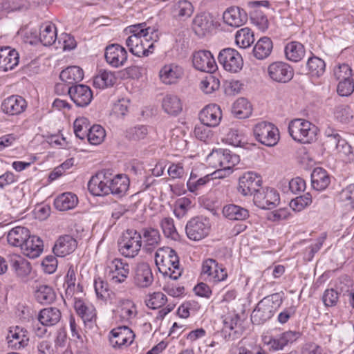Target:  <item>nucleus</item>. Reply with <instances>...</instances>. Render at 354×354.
<instances>
[{
  "label": "nucleus",
  "mask_w": 354,
  "mask_h": 354,
  "mask_svg": "<svg viewBox=\"0 0 354 354\" xmlns=\"http://www.w3.org/2000/svg\"><path fill=\"white\" fill-rule=\"evenodd\" d=\"M155 263L165 277L178 279L182 274L179 258L176 251L169 247L160 248L155 254Z\"/></svg>",
  "instance_id": "1"
},
{
  "label": "nucleus",
  "mask_w": 354,
  "mask_h": 354,
  "mask_svg": "<svg viewBox=\"0 0 354 354\" xmlns=\"http://www.w3.org/2000/svg\"><path fill=\"white\" fill-rule=\"evenodd\" d=\"M281 304L282 298L278 293L266 297L258 303L252 311V322L257 325L263 324L273 316Z\"/></svg>",
  "instance_id": "2"
},
{
  "label": "nucleus",
  "mask_w": 354,
  "mask_h": 354,
  "mask_svg": "<svg viewBox=\"0 0 354 354\" xmlns=\"http://www.w3.org/2000/svg\"><path fill=\"white\" fill-rule=\"evenodd\" d=\"M120 252L126 257L133 258L138 255L142 245L141 233L136 230L124 231L118 242Z\"/></svg>",
  "instance_id": "3"
},
{
  "label": "nucleus",
  "mask_w": 354,
  "mask_h": 354,
  "mask_svg": "<svg viewBox=\"0 0 354 354\" xmlns=\"http://www.w3.org/2000/svg\"><path fill=\"white\" fill-rule=\"evenodd\" d=\"M288 131L291 137L301 143H310L316 138L317 128L310 122L296 119L290 122Z\"/></svg>",
  "instance_id": "4"
},
{
  "label": "nucleus",
  "mask_w": 354,
  "mask_h": 354,
  "mask_svg": "<svg viewBox=\"0 0 354 354\" xmlns=\"http://www.w3.org/2000/svg\"><path fill=\"white\" fill-rule=\"evenodd\" d=\"M213 168L230 171L240 162L239 156L227 149H214L207 157Z\"/></svg>",
  "instance_id": "5"
},
{
  "label": "nucleus",
  "mask_w": 354,
  "mask_h": 354,
  "mask_svg": "<svg viewBox=\"0 0 354 354\" xmlns=\"http://www.w3.org/2000/svg\"><path fill=\"white\" fill-rule=\"evenodd\" d=\"M253 131L257 140L268 147L276 145L279 140L278 129L270 122L258 123L254 126Z\"/></svg>",
  "instance_id": "6"
},
{
  "label": "nucleus",
  "mask_w": 354,
  "mask_h": 354,
  "mask_svg": "<svg viewBox=\"0 0 354 354\" xmlns=\"http://www.w3.org/2000/svg\"><path fill=\"white\" fill-rule=\"evenodd\" d=\"M211 229L209 220L201 216L190 219L186 226L185 232L187 237L192 241H200L206 237Z\"/></svg>",
  "instance_id": "7"
},
{
  "label": "nucleus",
  "mask_w": 354,
  "mask_h": 354,
  "mask_svg": "<svg viewBox=\"0 0 354 354\" xmlns=\"http://www.w3.org/2000/svg\"><path fill=\"white\" fill-rule=\"evenodd\" d=\"M201 276L205 281L216 283L225 281L227 277V272L222 265L215 259L209 258L203 262Z\"/></svg>",
  "instance_id": "8"
},
{
  "label": "nucleus",
  "mask_w": 354,
  "mask_h": 354,
  "mask_svg": "<svg viewBox=\"0 0 354 354\" xmlns=\"http://www.w3.org/2000/svg\"><path fill=\"white\" fill-rule=\"evenodd\" d=\"M218 61L225 71L230 73L239 72L243 66V60L240 53L231 48L221 50L218 55Z\"/></svg>",
  "instance_id": "9"
},
{
  "label": "nucleus",
  "mask_w": 354,
  "mask_h": 354,
  "mask_svg": "<svg viewBox=\"0 0 354 354\" xmlns=\"http://www.w3.org/2000/svg\"><path fill=\"white\" fill-rule=\"evenodd\" d=\"M253 201L254 204L265 209H272L280 203L279 194L271 187L261 188L254 194Z\"/></svg>",
  "instance_id": "10"
},
{
  "label": "nucleus",
  "mask_w": 354,
  "mask_h": 354,
  "mask_svg": "<svg viewBox=\"0 0 354 354\" xmlns=\"http://www.w3.org/2000/svg\"><path fill=\"white\" fill-rule=\"evenodd\" d=\"M108 277L112 284L118 285L125 281L129 274V265L122 259L115 258L107 266Z\"/></svg>",
  "instance_id": "11"
},
{
  "label": "nucleus",
  "mask_w": 354,
  "mask_h": 354,
  "mask_svg": "<svg viewBox=\"0 0 354 354\" xmlns=\"http://www.w3.org/2000/svg\"><path fill=\"white\" fill-rule=\"evenodd\" d=\"M194 67L200 71L213 73L217 69V65L212 53L207 50H198L193 53Z\"/></svg>",
  "instance_id": "12"
},
{
  "label": "nucleus",
  "mask_w": 354,
  "mask_h": 354,
  "mask_svg": "<svg viewBox=\"0 0 354 354\" xmlns=\"http://www.w3.org/2000/svg\"><path fill=\"white\" fill-rule=\"evenodd\" d=\"M269 77L274 82L286 83L290 81L294 75L292 68L283 62H273L268 68Z\"/></svg>",
  "instance_id": "13"
},
{
  "label": "nucleus",
  "mask_w": 354,
  "mask_h": 354,
  "mask_svg": "<svg viewBox=\"0 0 354 354\" xmlns=\"http://www.w3.org/2000/svg\"><path fill=\"white\" fill-rule=\"evenodd\" d=\"M71 100L79 107H86L93 99V92L89 86L84 84H75L68 88Z\"/></svg>",
  "instance_id": "14"
},
{
  "label": "nucleus",
  "mask_w": 354,
  "mask_h": 354,
  "mask_svg": "<svg viewBox=\"0 0 354 354\" xmlns=\"http://www.w3.org/2000/svg\"><path fill=\"white\" fill-rule=\"evenodd\" d=\"M110 176H107L104 171L97 173L92 176L88 183V189L91 194L101 196L110 194L109 188Z\"/></svg>",
  "instance_id": "15"
},
{
  "label": "nucleus",
  "mask_w": 354,
  "mask_h": 354,
  "mask_svg": "<svg viewBox=\"0 0 354 354\" xmlns=\"http://www.w3.org/2000/svg\"><path fill=\"white\" fill-rule=\"evenodd\" d=\"M261 179L259 176L253 172H248L240 177L238 191L243 196H250L261 189Z\"/></svg>",
  "instance_id": "16"
},
{
  "label": "nucleus",
  "mask_w": 354,
  "mask_h": 354,
  "mask_svg": "<svg viewBox=\"0 0 354 354\" xmlns=\"http://www.w3.org/2000/svg\"><path fill=\"white\" fill-rule=\"evenodd\" d=\"M214 27V17L210 13L201 12L193 19L192 29L199 37H203L210 33Z\"/></svg>",
  "instance_id": "17"
},
{
  "label": "nucleus",
  "mask_w": 354,
  "mask_h": 354,
  "mask_svg": "<svg viewBox=\"0 0 354 354\" xmlns=\"http://www.w3.org/2000/svg\"><path fill=\"white\" fill-rule=\"evenodd\" d=\"M104 57L109 64L118 68L123 66L127 60V52L122 46L113 44L106 46Z\"/></svg>",
  "instance_id": "18"
},
{
  "label": "nucleus",
  "mask_w": 354,
  "mask_h": 354,
  "mask_svg": "<svg viewBox=\"0 0 354 354\" xmlns=\"http://www.w3.org/2000/svg\"><path fill=\"white\" fill-rule=\"evenodd\" d=\"M2 111L8 115H19L27 108L26 100L18 95H12L6 97L1 104Z\"/></svg>",
  "instance_id": "19"
},
{
  "label": "nucleus",
  "mask_w": 354,
  "mask_h": 354,
  "mask_svg": "<svg viewBox=\"0 0 354 354\" xmlns=\"http://www.w3.org/2000/svg\"><path fill=\"white\" fill-rule=\"evenodd\" d=\"M111 337L110 343L114 348H121L123 346H127L132 344L135 335L127 326H121L113 329L111 331Z\"/></svg>",
  "instance_id": "20"
},
{
  "label": "nucleus",
  "mask_w": 354,
  "mask_h": 354,
  "mask_svg": "<svg viewBox=\"0 0 354 354\" xmlns=\"http://www.w3.org/2000/svg\"><path fill=\"white\" fill-rule=\"evenodd\" d=\"M221 118V109L220 106L216 104L206 106L199 113V119L201 123L212 127H217Z\"/></svg>",
  "instance_id": "21"
},
{
  "label": "nucleus",
  "mask_w": 354,
  "mask_h": 354,
  "mask_svg": "<svg viewBox=\"0 0 354 354\" xmlns=\"http://www.w3.org/2000/svg\"><path fill=\"white\" fill-rule=\"evenodd\" d=\"M194 11V7L188 0H179L174 2L170 7V15L173 19L185 21L189 18Z\"/></svg>",
  "instance_id": "22"
},
{
  "label": "nucleus",
  "mask_w": 354,
  "mask_h": 354,
  "mask_svg": "<svg viewBox=\"0 0 354 354\" xmlns=\"http://www.w3.org/2000/svg\"><path fill=\"white\" fill-rule=\"evenodd\" d=\"M223 21L232 27L243 26L248 20L246 12L237 6L228 8L223 14Z\"/></svg>",
  "instance_id": "23"
},
{
  "label": "nucleus",
  "mask_w": 354,
  "mask_h": 354,
  "mask_svg": "<svg viewBox=\"0 0 354 354\" xmlns=\"http://www.w3.org/2000/svg\"><path fill=\"white\" fill-rule=\"evenodd\" d=\"M6 338L9 346L15 349L24 348L29 342L27 330L18 326L10 328Z\"/></svg>",
  "instance_id": "24"
},
{
  "label": "nucleus",
  "mask_w": 354,
  "mask_h": 354,
  "mask_svg": "<svg viewBox=\"0 0 354 354\" xmlns=\"http://www.w3.org/2000/svg\"><path fill=\"white\" fill-rule=\"evenodd\" d=\"M301 334L297 331L288 330L277 337H272L268 344L272 351L283 350L288 344H291L298 339Z\"/></svg>",
  "instance_id": "25"
},
{
  "label": "nucleus",
  "mask_w": 354,
  "mask_h": 354,
  "mask_svg": "<svg viewBox=\"0 0 354 354\" xmlns=\"http://www.w3.org/2000/svg\"><path fill=\"white\" fill-rule=\"evenodd\" d=\"M19 55L15 49L9 46L0 48V71L13 69L19 63Z\"/></svg>",
  "instance_id": "26"
},
{
  "label": "nucleus",
  "mask_w": 354,
  "mask_h": 354,
  "mask_svg": "<svg viewBox=\"0 0 354 354\" xmlns=\"http://www.w3.org/2000/svg\"><path fill=\"white\" fill-rule=\"evenodd\" d=\"M76 247V240L70 235H64L59 236L56 241L53 250L56 256L64 257L72 253Z\"/></svg>",
  "instance_id": "27"
},
{
  "label": "nucleus",
  "mask_w": 354,
  "mask_h": 354,
  "mask_svg": "<svg viewBox=\"0 0 354 354\" xmlns=\"http://www.w3.org/2000/svg\"><path fill=\"white\" fill-rule=\"evenodd\" d=\"M153 281V276L149 264L142 263L138 265L134 277L136 286L140 288H148Z\"/></svg>",
  "instance_id": "28"
},
{
  "label": "nucleus",
  "mask_w": 354,
  "mask_h": 354,
  "mask_svg": "<svg viewBox=\"0 0 354 354\" xmlns=\"http://www.w3.org/2000/svg\"><path fill=\"white\" fill-rule=\"evenodd\" d=\"M43 248V241L39 237L29 235L21 249L24 255L35 259L41 254Z\"/></svg>",
  "instance_id": "29"
},
{
  "label": "nucleus",
  "mask_w": 354,
  "mask_h": 354,
  "mask_svg": "<svg viewBox=\"0 0 354 354\" xmlns=\"http://www.w3.org/2000/svg\"><path fill=\"white\" fill-rule=\"evenodd\" d=\"M253 8H255L250 13V19L253 24H255L260 30L264 31L268 28V20L267 17L259 9L260 6L268 8L269 1H257L250 3Z\"/></svg>",
  "instance_id": "30"
},
{
  "label": "nucleus",
  "mask_w": 354,
  "mask_h": 354,
  "mask_svg": "<svg viewBox=\"0 0 354 354\" xmlns=\"http://www.w3.org/2000/svg\"><path fill=\"white\" fill-rule=\"evenodd\" d=\"M142 240L143 239V248L147 252H151L160 242V234L157 229L147 227L142 230Z\"/></svg>",
  "instance_id": "31"
},
{
  "label": "nucleus",
  "mask_w": 354,
  "mask_h": 354,
  "mask_svg": "<svg viewBox=\"0 0 354 354\" xmlns=\"http://www.w3.org/2000/svg\"><path fill=\"white\" fill-rule=\"evenodd\" d=\"M183 71L181 67L174 64H167L164 66L159 73V76L162 82L166 84H171L181 77Z\"/></svg>",
  "instance_id": "32"
},
{
  "label": "nucleus",
  "mask_w": 354,
  "mask_h": 354,
  "mask_svg": "<svg viewBox=\"0 0 354 354\" xmlns=\"http://www.w3.org/2000/svg\"><path fill=\"white\" fill-rule=\"evenodd\" d=\"M61 311L55 307L46 308L40 310L37 319L44 326H55L61 319Z\"/></svg>",
  "instance_id": "33"
},
{
  "label": "nucleus",
  "mask_w": 354,
  "mask_h": 354,
  "mask_svg": "<svg viewBox=\"0 0 354 354\" xmlns=\"http://www.w3.org/2000/svg\"><path fill=\"white\" fill-rule=\"evenodd\" d=\"M129 187V179L126 175L118 174L114 178L110 176L109 188L110 194L118 197L125 194Z\"/></svg>",
  "instance_id": "34"
},
{
  "label": "nucleus",
  "mask_w": 354,
  "mask_h": 354,
  "mask_svg": "<svg viewBox=\"0 0 354 354\" xmlns=\"http://www.w3.org/2000/svg\"><path fill=\"white\" fill-rule=\"evenodd\" d=\"M330 178L328 172L321 168H315L311 174L312 187L317 191H323L330 185Z\"/></svg>",
  "instance_id": "35"
},
{
  "label": "nucleus",
  "mask_w": 354,
  "mask_h": 354,
  "mask_svg": "<svg viewBox=\"0 0 354 354\" xmlns=\"http://www.w3.org/2000/svg\"><path fill=\"white\" fill-rule=\"evenodd\" d=\"M59 77L66 84L73 86L83 80L84 72L80 67L71 66L63 70Z\"/></svg>",
  "instance_id": "36"
},
{
  "label": "nucleus",
  "mask_w": 354,
  "mask_h": 354,
  "mask_svg": "<svg viewBox=\"0 0 354 354\" xmlns=\"http://www.w3.org/2000/svg\"><path fill=\"white\" fill-rule=\"evenodd\" d=\"M29 235L30 232L28 228L17 226L10 230L8 233V242L12 246L21 248Z\"/></svg>",
  "instance_id": "37"
},
{
  "label": "nucleus",
  "mask_w": 354,
  "mask_h": 354,
  "mask_svg": "<svg viewBox=\"0 0 354 354\" xmlns=\"http://www.w3.org/2000/svg\"><path fill=\"white\" fill-rule=\"evenodd\" d=\"M222 212L225 218L231 221H244L249 217L247 209L234 204L225 205Z\"/></svg>",
  "instance_id": "38"
},
{
  "label": "nucleus",
  "mask_w": 354,
  "mask_h": 354,
  "mask_svg": "<svg viewBox=\"0 0 354 354\" xmlns=\"http://www.w3.org/2000/svg\"><path fill=\"white\" fill-rule=\"evenodd\" d=\"M74 308L84 323L95 320V310L92 306L86 305L82 300L74 298Z\"/></svg>",
  "instance_id": "39"
},
{
  "label": "nucleus",
  "mask_w": 354,
  "mask_h": 354,
  "mask_svg": "<svg viewBox=\"0 0 354 354\" xmlns=\"http://www.w3.org/2000/svg\"><path fill=\"white\" fill-rule=\"evenodd\" d=\"M35 297L37 301L43 305H48L56 299V293L53 288L47 285L37 286L35 291Z\"/></svg>",
  "instance_id": "40"
},
{
  "label": "nucleus",
  "mask_w": 354,
  "mask_h": 354,
  "mask_svg": "<svg viewBox=\"0 0 354 354\" xmlns=\"http://www.w3.org/2000/svg\"><path fill=\"white\" fill-rule=\"evenodd\" d=\"M286 57L293 62L301 60L306 53L305 48L302 44L298 41H290L285 46Z\"/></svg>",
  "instance_id": "41"
},
{
  "label": "nucleus",
  "mask_w": 354,
  "mask_h": 354,
  "mask_svg": "<svg viewBox=\"0 0 354 354\" xmlns=\"http://www.w3.org/2000/svg\"><path fill=\"white\" fill-rule=\"evenodd\" d=\"M10 263L17 276L24 279L31 272L30 263L19 256H13L10 259Z\"/></svg>",
  "instance_id": "42"
},
{
  "label": "nucleus",
  "mask_w": 354,
  "mask_h": 354,
  "mask_svg": "<svg viewBox=\"0 0 354 354\" xmlns=\"http://www.w3.org/2000/svg\"><path fill=\"white\" fill-rule=\"evenodd\" d=\"M78 203L77 197L71 192L64 193L56 198L55 207L59 211H66L74 208Z\"/></svg>",
  "instance_id": "43"
},
{
  "label": "nucleus",
  "mask_w": 354,
  "mask_h": 354,
  "mask_svg": "<svg viewBox=\"0 0 354 354\" xmlns=\"http://www.w3.org/2000/svg\"><path fill=\"white\" fill-rule=\"evenodd\" d=\"M273 48L272 40L267 37L261 38L253 49L254 56L258 59H264L271 53Z\"/></svg>",
  "instance_id": "44"
},
{
  "label": "nucleus",
  "mask_w": 354,
  "mask_h": 354,
  "mask_svg": "<svg viewBox=\"0 0 354 354\" xmlns=\"http://www.w3.org/2000/svg\"><path fill=\"white\" fill-rule=\"evenodd\" d=\"M57 39V28L50 22H46L40 27L39 40L44 46L53 44Z\"/></svg>",
  "instance_id": "45"
},
{
  "label": "nucleus",
  "mask_w": 354,
  "mask_h": 354,
  "mask_svg": "<svg viewBox=\"0 0 354 354\" xmlns=\"http://www.w3.org/2000/svg\"><path fill=\"white\" fill-rule=\"evenodd\" d=\"M162 106L167 114L174 116L178 115L183 110L180 100L174 95H167L162 100Z\"/></svg>",
  "instance_id": "46"
},
{
  "label": "nucleus",
  "mask_w": 354,
  "mask_h": 354,
  "mask_svg": "<svg viewBox=\"0 0 354 354\" xmlns=\"http://www.w3.org/2000/svg\"><path fill=\"white\" fill-rule=\"evenodd\" d=\"M232 113L238 118H247L252 114L251 104L247 99L240 97L233 104Z\"/></svg>",
  "instance_id": "47"
},
{
  "label": "nucleus",
  "mask_w": 354,
  "mask_h": 354,
  "mask_svg": "<svg viewBox=\"0 0 354 354\" xmlns=\"http://www.w3.org/2000/svg\"><path fill=\"white\" fill-rule=\"evenodd\" d=\"M146 24H138L129 27V31L132 35L144 37L145 41L149 43L151 41H156L157 33L154 28H146Z\"/></svg>",
  "instance_id": "48"
},
{
  "label": "nucleus",
  "mask_w": 354,
  "mask_h": 354,
  "mask_svg": "<svg viewBox=\"0 0 354 354\" xmlns=\"http://www.w3.org/2000/svg\"><path fill=\"white\" fill-rule=\"evenodd\" d=\"M115 82L116 77L114 73L110 71L100 70L94 77L93 85L97 88H104L113 86Z\"/></svg>",
  "instance_id": "49"
},
{
  "label": "nucleus",
  "mask_w": 354,
  "mask_h": 354,
  "mask_svg": "<svg viewBox=\"0 0 354 354\" xmlns=\"http://www.w3.org/2000/svg\"><path fill=\"white\" fill-rule=\"evenodd\" d=\"M212 180L213 178L210 177V175H206L203 177L197 178V176L192 172L187 183V189L191 192H196L201 190Z\"/></svg>",
  "instance_id": "50"
},
{
  "label": "nucleus",
  "mask_w": 354,
  "mask_h": 354,
  "mask_svg": "<svg viewBox=\"0 0 354 354\" xmlns=\"http://www.w3.org/2000/svg\"><path fill=\"white\" fill-rule=\"evenodd\" d=\"M235 41L240 48H246L254 41L253 32L248 28H241L236 32Z\"/></svg>",
  "instance_id": "51"
},
{
  "label": "nucleus",
  "mask_w": 354,
  "mask_h": 354,
  "mask_svg": "<svg viewBox=\"0 0 354 354\" xmlns=\"http://www.w3.org/2000/svg\"><path fill=\"white\" fill-rule=\"evenodd\" d=\"M307 68L311 76L318 77L324 74L326 64L322 59L313 56L308 59Z\"/></svg>",
  "instance_id": "52"
},
{
  "label": "nucleus",
  "mask_w": 354,
  "mask_h": 354,
  "mask_svg": "<svg viewBox=\"0 0 354 354\" xmlns=\"http://www.w3.org/2000/svg\"><path fill=\"white\" fill-rule=\"evenodd\" d=\"M106 136L105 130L98 124H95L89 129L86 136L88 141L94 145L100 144Z\"/></svg>",
  "instance_id": "53"
},
{
  "label": "nucleus",
  "mask_w": 354,
  "mask_h": 354,
  "mask_svg": "<svg viewBox=\"0 0 354 354\" xmlns=\"http://www.w3.org/2000/svg\"><path fill=\"white\" fill-rule=\"evenodd\" d=\"M73 127L76 137L80 140H84L86 137L91 128L88 119L84 117L77 118L73 123Z\"/></svg>",
  "instance_id": "54"
},
{
  "label": "nucleus",
  "mask_w": 354,
  "mask_h": 354,
  "mask_svg": "<svg viewBox=\"0 0 354 354\" xmlns=\"http://www.w3.org/2000/svg\"><path fill=\"white\" fill-rule=\"evenodd\" d=\"M165 277V283L163 286V290L166 292L169 295L172 296L174 297H179L183 295L185 288L183 286H178L174 281L176 279H174L173 278L169 277Z\"/></svg>",
  "instance_id": "55"
},
{
  "label": "nucleus",
  "mask_w": 354,
  "mask_h": 354,
  "mask_svg": "<svg viewBox=\"0 0 354 354\" xmlns=\"http://www.w3.org/2000/svg\"><path fill=\"white\" fill-rule=\"evenodd\" d=\"M239 317L236 315L233 318H226L224 320V326L223 332L225 333H228V339L232 338H236L239 336V332L237 330L238 326L237 322Z\"/></svg>",
  "instance_id": "56"
},
{
  "label": "nucleus",
  "mask_w": 354,
  "mask_h": 354,
  "mask_svg": "<svg viewBox=\"0 0 354 354\" xmlns=\"http://www.w3.org/2000/svg\"><path fill=\"white\" fill-rule=\"evenodd\" d=\"M160 226L166 237L176 240L178 234L174 226V220L171 218H164L160 222Z\"/></svg>",
  "instance_id": "57"
},
{
  "label": "nucleus",
  "mask_w": 354,
  "mask_h": 354,
  "mask_svg": "<svg viewBox=\"0 0 354 354\" xmlns=\"http://www.w3.org/2000/svg\"><path fill=\"white\" fill-rule=\"evenodd\" d=\"M148 133L146 126L139 125L131 127L126 131L125 136L129 140H139L145 138Z\"/></svg>",
  "instance_id": "58"
},
{
  "label": "nucleus",
  "mask_w": 354,
  "mask_h": 354,
  "mask_svg": "<svg viewBox=\"0 0 354 354\" xmlns=\"http://www.w3.org/2000/svg\"><path fill=\"white\" fill-rule=\"evenodd\" d=\"M312 203V196L309 193H306L302 196H297L292 200L290 206L293 210L300 212Z\"/></svg>",
  "instance_id": "59"
},
{
  "label": "nucleus",
  "mask_w": 354,
  "mask_h": 354,
  "mask_svg": "<svg viewBox=\"0 0 354 354\" xmlns=\"http://www.w3.org/2000/svg\"><path fill=\"white\" fill-rule=\"evenodd\" d=\"M167 301L166 296L160 292H154L147 299V306L152 309H156L162 307Z\"/></svg>",
  "instance_id": "60"
},
{
  "label": "nucleus",
  "mask_w": 354,
  "mask_h": 354,
  "mask_svg": "<svg viewBox=\"0 0 354 354\" xmlns=\"http://www.w3.org/2000/svg\"><path fill=\"white\" fill-rule=\"evenodd\" d=\"M153 47L154 46L153 41H151L149 43L142 41L138 46H134L133 48L131 47L129 51L133 55L138 57L148 56L149 53H152L151 49H153Z\"/></svg>",
  "instance_id": "61"
},
{
  "label": "nucleus",
  "mask_w": 354,
  "mask_h": 354,
  "mask_svg": "<svg viewBox=\"0 0 354 354\" xmlns=\"http://www.w3.org/2000/svg\"><path fill=\"white\" fill-rule=\"evenodd\" d=\"M76 281L75 272L73 267L71 266L68 270L67 274L65 277L64 286L66 285V296L67 297H72L75 289Z\"/></svg>",
  "instance_id": "62"
},
{
  "label": "nucleus",
  "mask_w": 354,
  "mask_h": 354,
  "mask_svg": "<svg viewBox=\"0 0 354 354\" xmlns=\"http://www.w3.org/2000/svg\"><path fill=\"white\" fill-rule=\"evenodd\" d=\"M219 86V80L213 76L207 77L201 82V90L207 94L212 93L213 91L218 89Z\"/></svg>",
  "instance_id": "63"
},
{
  "label": "nucleus",
  "mask_w": 354,
  "mask_h": 354,
  "mask_svg": "<svg viewBox=\"0 0 354 354\" xmlns=\"http://www.w3.org/2000/svg\"><path fill=\"white\" fill-rule=\"evenodd\" d=\"M334 75L339 82L353 79L352 69L348 64H342L335 68Z\"/></svg>",
  "instance_id": "64"
}]
</instances>
